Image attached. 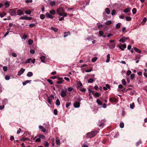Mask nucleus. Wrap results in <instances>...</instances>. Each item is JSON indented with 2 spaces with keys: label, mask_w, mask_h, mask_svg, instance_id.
I'll use <instances>...</instances> for the list:
<instances>
[{
  "label": "nucleus",
  "mask_w": 147,
  "mask_h": 147,
  "mask_svg": "<svg viewBox=\"0 0 147 147\" xmlns=\"http://www.w3.org/2000/svg\"><path fill=\"white\" fill-rule=\"evenodd\" d=\"M60 140L57 138L56 139L55 141L56 142V144L57 145H59V146H60Z\"/></svg>",
  "instance_id": "17"
},
{
  "label": "nucleus",
  "mask_w": 147,
  "mask_h": 147,
  "mask_svg": "<svg viewBox=\"0 0 147 147\" xmlns=\"http://www.w3.org/2000/svg\"><path fill=\"white\" fill-rule=\"evenodd\" d=\"M12 55L13 57H16L17 56V55L16 53H13L12 54Z\"/></svg>",
  "instance_id": "61"
},
{
  "label": "nucleus",
  "mask_w": 147,
  "mask_h": 147,
  "mask_svg": "<svg viewBox=\"0 0 147 147\" xmlns=\"http://www.w3.org/2000/svg\"><path fill=\"white\" fill-rule=\"evenodd\" d=\"M126 47V46L125 44L122 45L121 46H119L118 47L120 48L123 51L124 49Z\"/></svg>",
  "instance_id": "9"
},
{
  "label": "nucleus",
  "mask_w": 147,
  "mask_h": 147,
  "mask_svg": "<svg viewBox=\"0 0 147 147\" xmlns=\"http://www.w3.org/2000/svg\"><path fill=\"white\" fill-rule=\"evenodd\" d=\"M99 35L101 36H102L104 37H105L106 36L105 35H103V32L102 31H99Z\"/></svg>",
  "instance_id": "20"
},
{
  "label": "nucleus",
  "mask_w": 147,
  "mask_h": 147,
  "mask_svg": "<svg viewBox=\"0 0 147 147\" xmlns=\"http://www.w3.org/2000/svg\"><path fill=\"white\" fill-rule=\"evenodd\" d=\"M40 17L41 19H44L45 18V16L44 14H41Z\"/></svg>",
  "instance_id": "55"
},
{
  "label": "nucleus",
  "mask_w": 147,
  "mask_h": 147,
  "mask_svg": "<svg viewBox=\"0 0 147 147\" xmlns=\"http://www.w3.org/2000/svg\"><path fill=\"white\" fill-rule=\"evenodd\" d=\"M142 142L141 141H139L138 142H137L136 143V146H138L139 145V144H142Z\"/></svg>",
  "instance_id": "63"
},
{
  "label": "nucleus",
  "mask_w": 147,
  "mask_h": 147,
  "mask_svg": "<svg viewBox=\"0 0 147 147\" xmlns=\"http://www.w3.org/2000/svg\"><path fill=\"white\" fill-rule=\"evenodd\" d=\"M56 105H58V106H59L60 105V101L58 99H57L56 101Z\"/></svg>",
  "instance_id": "40"
},
{
  "label": "nucleus",
  "mask_w": 147,
  "mask_h": 147,
  "mask_svg": "<svg viewBox=\"0 0 147 147\" xmlns=\"http://www.w3.org/2000/svg\"><path fill=\"white\" fill-rule=\"evenodd\" d=\"M52 100L51 99L49 98V97H48L47 102L51 105H52L51 100Z\"/></svg>",
  "instance_id": "32"
},
{
  "label": "nucleus",
  "mask_w": 147,
  "mask_h": 147,
  "mask_svg": "<svg viewBox=\"0 0 147 147\" xmlns=\"http://www.w3.org/2000/svg\"><path fill=\"white\" fill-rule=\"evenodd\" d=\"M104 125V123H101L100 124L98 125L99 127L102 128L103 127Z\"/></svg>",
  "instance_id": "60"
},
{
  "label": "nucleus",
  "mask_w": 147,
  "mask_h": 147,
  "mask_svg": "<svg viewBox=\"0 0 147 147\" xmlns=\"http://www.w3.org/2000/svg\"><path fill=\"white\" fill-rule=\"evenodd\" d=\"M30 52L31 54H34V53L35 51L33 49H31L30 50Z\"/></svg>",
  "instance_id": "59"
},
{
  "label": "nucleus",
  "mask_w": 147,
  "mask_h": 147,
  "mask_svg": "<svg viewBox=\"0 0 147 147\" xmlns=\"http://www.w3.org/2000/svg\"><path fill=\"white\" fill-rule=\"evenodd\" d=\"M131 73V71L129 70H128L127 72V76H129Z\"/></svg>",
  "instance_id": "57"
},
{
  "label": "nucleus",
  "mask_w": 147,
  "mask_h": 147,
  "mask_svg": "<svg viewBox=\"0 0 147 147\" xmlns=\"http://www.w3.org/2000/svg\"><path fill=\"white\" fill-rule=\"evenodd\" d=\"M94 81L92 79L90 78L89 79L88 81V83H92Z\"/></svg>",
  "instance_id": "52"
},
{
  "label": "nucleus",
  "mask_w": 147,
  "mask_h": 147,
  "mask_svg": "<svg viewBox=\"0 0 147 147\" xmlns=\"http://www.w3.org/2000/svg\"><path fill=\"white\" fill-rule=\"evenodd\" d=\"M105 12L108 14H109L110 13V11L109 8H107L105 9Z\"/></svg>",
  "instance_id": "18"
},
{
  "label": "nucleus",
  "mask_w": 147,
  "mask_h": 147,
  "mask_svg": "<svg viewBox=\"0 0 147 147\" xmlns=\"http://www.w3.org/2000/svg\"><path fill=\"white\" fill-rule=\"evenodd\" d=\"M38 137H39L40 139H43L45 138V136L44 135H42L41 134H39L38 135Z\"/></svg>",
  "instance_id": "31"
},
{
  "label": "nucleus",
  "mask_w": 147,
  "mask_h": 147,
  "mask_svg": "<svg viewBox=\"0 0 147 147\" xmlns=\"http://www.w3.org/2000/svg\"><path fill=\"white\" fill-rule=\"evenodd\" d=\"M33 73L31 72H29L27 74V76L28 77H31L33 76Z\"/></svg>",
  "instance_id": "19"
},
{
  "label": "nucleus",
  "mask_w": 147,
  "mask_h": 147,
  "mask_svg": "<svg viewBox=\"0 0 147 147\" xmlns=\"http://www.w3.org/2000/svg\"><path fill=\"white\" fill-rule=\"evenodd\" d=\"M111 23H112L111 21V20H109V21H107V22H106L105 23V24L106 25H110L111 24Z\"/></svg>",
  "instance_id": "29"
},
{
  "label": "nucleus",
  "mask_w": 147,
  "mask_h": 147,
  "mask_svg": "<svg viewBox=\"0 0 147 147\" xmlns=\"http://www.w3.org/2000/svg\"><path fill=\"white\" fill-rule=\"evenodd\" d=\"M80 90L82 92H85L86 90L85 88H82L80 89Z\"/></svg>",
  "instance_id": "64"
},
{
  "label": "nucleus",
  "mask_w": 147,
  "mask_h": 147,
  "mask_svg": "<svg viewBox=\"0 0 147 147\" xmlns=\"http://www.w3.org/2000/svg\"><path fill=\"white\" fill-rule=\"evenodd\" d=\"M5 79L6 80H9L10 79V77L6 75L5 76Z\"/></svg>",
  "instance_id": "58"
},
{
  "label": "nucleus",
  "mask_w": 147,
  "mask_h": 147,
  "mask_svg": "<svg viewBox=\"0 0 147 147\" xmlns=\"http://www.w3.org/2000/svg\"><path fill=\"white\" fill-rule=\"evenodd\" d=\"M134 50L137 52L139 53H141V51L139 50V49L136 48H134Z\"/></svg>",
  "instance_id": "38"
},
{
  "label": "nucleus",
  "mask_w": 147,
  "mask_h": 147,
  "mask_svg": "<svg viewBox=\"0 0 147 147\" xmlns=\"http://www.w3.org/2000/svg\"><path fill=\"white\" fill-rule=\"evenodd\" d=\"M125 41L124 38H121L119 40V41L120 42H122V43H124L125 42Z\"/></svg>",
  "instance_id": "49"
},
{
  "label": "nucleus",
  "mask_w": 147,
  "mask_h": 147,
  "mask_svg": "<svg viewBox=\"0 0 147 147\" xmlns=\"http://www.w3.org/2000/svg\"><path fill=\"white\" fill-rule=\"evenodd\" d=\"M4 5L5 6V8H7L10 6V4L9 3L8 1H6L4 4Z\"/></svg>",
  "instance_id": "14"
},
{
  "label": "nucleus",
  "mask_w": 147,
  "mask_h": 147,
  "mask_svg": "<svg viewBox=\"0 0 147 147\" xmlns=\"http://www.w3.org/2000/svg\"><path fill=\"white\" fill-rule=\"evenodd\" d=\"M28 140H29V139L27 138H26L24 137H22L20 139V140L23 141H25Z\"/></svg>",
  "instance_id": "36"
},
{
  "label": "nucleus",
  "mask_w": 147,
  "mask_h": 147,
  "mask_svg": "<svg viewBox=\"0 0 147 147\" xmlns=\"http://www.w3.org/2000/svg\"><path fill=\"white\" fill-rule=\"evenodd\" d=\"M80 103L78 102H76L74 103V106L75 108H78L80 107Z\"/></svg>",
  "instance_id": "8"
},
{
  "label": "nucleus",
  "mask_w": 147,
  "mask_h": 147,
  "mask_svg": "<svg viewBox=\"0 0 147 147\" xmlns=\"http://www.w3.org/2000/svg\"><path fill=\"white\" fill-rule=\"evenodd\" d=\"M41 61L44 62L45 61V57L44 56H42L40 58Z\"/></svg>",
  "instance_id": "34"
},
{
  "label": "nucleus",
  "mask_w": 147,
  "mask_h": 147,
  "mask_svg": "<svg viewBox=\"0 0 147 147\" xmlns=\"http://www.w3.org/2000/svg\"><path fill=\"white\" fill-rule=\"evenodd\" d=\"M16 9H10L9 10V12L10 13L11 16H16Z\"/></svg>",
  "instance_id": "3"
},
{
  "label": "nucleus",
  "mask_w": 147,
  "mask_h": 147,
  "mask_svg": "<svg viewBox=\"0 0 147 147\" xmlns=\"http://www.w3.org/2000/svg\"><path fill=\"white\" fill-rule=\"evenodd\" d=\"M33 42V40L31 39H29L28 40V43L29 45H31Z\"/></svg>",
  "instance_id": "43"
},
{
  "label": "nucleus",
  "mask_w": 147,
  "mask_h": 147,
  "mask_svg": "<svg viewBox=\"0 0 147 147\" xmlns=\"http://www.w3.org/2000/svg\"><path fill=\"white\" fill-rule=\"evenodd\" d=\"M116 13V11L115 10L113 9L112 10V11H111V15H114Z\"/></svg>",
  "instance_id": "53"
},
{
  "label": "nucleus",
  "mask_w": 147,
  "mask_h": 147,
  "mask_svg": "<svg viewBox=\"0 0 147 147\" xmlns=\"http://www.w3.org/2000/svg\"><path fill=\"white\" fill-rule=\"evenodd\" d=\"M17 14L19 16H21L24 14L23 12L20 9H18L17 11Z\"/></svg>",
  "instance_id": "11"
},
{
  "label": "nucleus",
  "mask_w": 147,
  "mask_h": 147,
  "mask_svg": "<svg viewBox=\"0 0 147 147\" xmlns=\"http://www.w3.org/2000/svg\"><path fill=\"white\" fill-rule=\"evenodd\" d=\"M88 93L89 94H90L91 93H92V95L94 94V91L91 90L89 89L88 90Z\"/></svg>",
  "instance_id": "45"
},
{
  "label": "nucleus",
  "mask_w": 147,
  "mask_h": 147,
  "mask_svg": "<svg viewBox=\"0 0 147 147\" xmlns=\"http://www.w3.org/2000/svg\"><path fill=\"white\" fill-rule=\"evenodd\" d=\"M46 17L48 18L52 19L53 18V16H52L51 15L50 13H46Z\"/></svg>",
  "instance_id": "12"
},
{
  "label": "nucleus",
  "mask_w": 147,
  "mask_h": 147,
  "mask_svg": "<svg viewBox=\"0 0 147 147\" xmlns=\"http://www.w3.org/2000/svg\"><path fill=\"white\" fill-rule=\"evenodd\" d=\"M57 12L60 16L65 17L67 16V13H65L64 11L62 8H59L57 10Z\"/></svg>",
  "instance_id": "1"
},
{
  "label": "nucleus",
  "mask_w": 147,
  "mask_h": 147,
  "mask_svg": "<svg viewBox=\"0 0 147 147\" xmlns=\"http://www.w3.org/2000/svg\"><path fill=\"white\" fill-rule=\"evenodd\" d=\"M120 127L121 128H123L124 126V124L123 123H121L119 125Z\"/></svg>",
  "instance_id": "46"
},
{
  "label": "nucleus",
  "mask_w": 147,
  "mask_h": 147,
  "mask_svg": "<svg viewBox=\"0 0 147 147\" xmlns=\"http://www.w3.org/2000/svg\"><path fill=\"white\" fill-rule=\"evenodd\" d=\"M35 59H34L33 60H32L31 58H30L27 59V61L25 63H29L30 62H31L32 63L34 64L35 63Z\"/></svg>",
  "instance_id": "4"
},
{
  "label": "nucleus",
  "mask_w": 147,
  "mask_h": 147,
  "mask_svg": "<svg viewBox=\"0 0 147 147\" xmlns=\"http://www.w3.org/2000/svg\"><path fill=\"white\" fill-rule=\"evenodd\" d=\"M25 71V69L22 68H21L20 70L18 71V76H20Z\"/></svg>",
  "instance_id": "6"
},
{
  "label": "nucleus",
  "mask_w": 147,
  "mask_h": 147,
  "mask_svg": "<svg viewBox=\"0 0 147 147\" xmlns=\"http://www.w3.org/2000/svg\"><path fill=\"white\" fill-rule=\"evenodd\" d=\"M134 106V103H132V104L130 105V107L131 109H133Z\"/></svg>",
  "instance_id": "50"
},
{
  "label": "nucleus",
  "mask_w": 147,
  "mask_h": 147,
  "mask_svg": "<svg viewBox=\"0 0 147 147\" xmlns=\"http://www.w3.org/2000/svg\"><path fill=\"white\" fill-rule=\"evenodd\" d=\"M107 59L106 60V62L107 63L109 62V61H110V55L109 54H108L107 55Z\"/></svg>",
  "instance_id": "22"
},
{
  "label": "nucleus",
  "mask_w": 147,
  "mask_h": 147,
  "mask_svg": "<svg viewBox=\"0 0 147 147\" xmlns=\"http://www.w3.org/2000/svg\"><path fill=\"white\" fill-rule=\"evenodd\" d=\"M93 95L95 96V97H99L100 95V94H99L98 92H96Z\"/></svg>",
  "instance_id": "28"
},
{
  "label": "nucleus",
  "mask_w": 147,
  "mask_h": 147,
  "mask_svg": "<svg viewBox=\"0 0 147 147\" xmlns=\"http://www.w3.org/2000/svg\"><path fill=\"white\" fill-rule=\"evenodd\" d=\"M131 8H128L126 9H124V12L125 13H126L129 12V11L131 10Z\"/></svg>",
  "instance_id": "25"
},
{
  "label": "nucleus",
  "mask_w": 147,
  "mask_h": 147,
  "mask_svg": "<svg viewBox=\"0 0 147 147\" xmlns=\"http://www.w3.org/2000/svg\"><path fill=\"white\" fill-rule=\"evenodd\" d=\"M3 69L4 71H6L7 70V67L5 66H3Z\"/></svg>",
  "instance_id": "54"
},
{
  "label": "nucleus",
  "mask_w": 147,
  "mask_h": 147,
  "mask_svg": "<svg viewBox=\"0 0 147 147\" xmlns=\"http://www.w3.org/2000/svg\"><path fill=\"white\" fill-rule=\"evenodd\" d=\"M39 128L40 129H41L42 131L45 132L46 131V129L41 125L39 126Z\"/></svg>",
  "instance_id": "13"
},
{
  "label": "nucleus",
  "mask_w": 147,
  "mask_h": 147,
  "mask_svg": "<svg viewBox=\"0 0 147 147\" xmlns=\"http://www.w3.org/2000/svg\"><path fill=\"white\" fill-rule=\"evenodd\" d=\"M126 20L127 21H130L131 20V18L130 17L127 16L125 17Z\"/></svg>",
  "instance_id": "42"
},
{
  "label": "nucleus",
  "mask_w": 147,
  "mask_h": 147,
  "mask_svg": "<svg viewBox=\"0 0 147 147\" xmlns=\"http://www.w3.org/2000/svg\"><path fill=\"white\" fill-rule=\"evenodd\" d=\"M47 81L51 84H53L52 81L51 80L48 79Z\"/></svg>",
  "instance_id": "56"
},
{
  "label": "nucleus",
  "mask_w": 147,
  "mask_h": 147,
  "mask_svg": "<svg viewBox=\"0 0 147 147\" xmlns=\"http://www.w3.org/2000/svg\"><path fill=\"white\" fill-rule=\"evenodd\" d=\"M96 102L98 105H101L102 104V102L98 99H97Z\"/></svg>",
  "instance_id": "30"
},
{
  "label": "nucleus",
  "mask_w": 147,
  "mask_h": 147,
  "mask_svg": "<svg viewBox=\"0 0 147 147\" xmlns=\"http://www.w3.org/2000/svg\"><path fill=\"white\" fill-rule=\"evenodd\" d=\"M66 91L62 90L61 93V95L62 97H64L66 96Z\"/></svg>",
  "instance_id": "7"
},
{
  "label": "nucleus",
  "mask_w": 147,
  "mask_h": 147,
  "mask_svg": "<svg viewBox=\"0 0 147 147\" xmlns=\"http://www.w3.org/2000/svg\"><path fill=\"white\" fill-rule=\"evenodd\" d=\"M51 29L54 31L55 32H57L58 31V29L55 28L53 27H51Z\"/></svg>",
  "instance_id": "26"
},
{
  "label": "nucleus",
  "mask_w": 147,
  "mask_h": 147,
  "mask_svg": "<svg viewBox=\"0 0 147 147\" xmlns=\"http://www.w3.org/2000/svg\"><path fill=\"white\" fill-rule=\"evenodd\" d=\"M77 84L78 85V86H77V88H80V87L83 86L82 84L80 81L78 82Z\"/></svg>",
  "instance_id": "16"
},
{
  "label": "nucleus",
  "mask_w": 147,
  "mask_h": 147,
  "mask_svg": "<svg viewBox=\"0 0 147 147\" xmlns=\"http://www.w3.org/2000/svg\"><path fill=\"white\" fill-rule=\"evenodd\" d=\"M137 10L136 8H134L132 10V13L133 14H135Z\"/></svg>",
  "instance_id": "39"
},
{
  "label": "nucleus",
  "mask_w": 147,
  "mask_h": 147,
  "mask_svg": "<svg viewBox=\"0 0 147 147\" xmlns=\"http://www.w3.org/2000/svg\"><path fill=\"white\" fill-rule=\"evenodd\" d=\"M49 13L52 15H54L55 13V10H52L50 11Z\"/></svg>",
  "instance_id": "37"
},
{
  "label": "nucleus",
  "mask_w": 147,
  "mask_h": 147,
  "mask_svg": "<svg viewBox=\"0 0 147 147\" xmlns=\"http://www.w3.org/2000/svg\"><path fill=\"white\" fill-rule=\"evenodd\" d=\"M31 12V11L30 10H27L25 11V13L27 14H30Z\"/></svg>",
  "instance_id": "35"
},
{
  "label": "nucleus",
  "mask_w": 147,
  "mask_h": 147,
  "mask_svg": "<svg viewBox=\"0 0 147 147\" xmlns=\"http://www.w3.org/2000/svg\"><path fill=\"white\" fill-rule=\"evenodd\" d=\"M58 81L56 83L57 84H61L64 81L63 78H57Z\"/></svg>",
  "instance_id": "5"
},
{
  "label": "nucleus",
  "mask_w": 147,
  "mask_h": 147,
  "mask_svg": "<svg viewBox=\"0 0 147 147\" xmlns=\"http://www.w3.org/2000/svg\"><path fill=\"white\" fill-rule=\"evenodd\" d=\"M64 37H66L68 35H70V32L69 31H68L67 32H64Z\"/></svg>",
  "instance_id": "15"
},
{
  "label": "nucleus",
  "mask_w": 147,
  "mask_h": 147,
  "mask_svg": "<svg viewBox=\"0 0 147 147\" xmlns=\"http://www.w3.org/2000/svg\"><path fill=\"white\" fill-rule=\"evenodd\" d=\"M97 133V131H92L88 133L87 134V138H91L94 137Z\"/></svg>",
  "instance_id": "2"
},
{
  "label": "nucleus",
  "mask_w": 147,
  "mask_h": 147,
  "mask_svg": "<svg viewBox=\"0 0 147 147\" xmlns=\"http://www.w3.org/2000/svg\"><path fill=\"white\" fill-rule=\"evenodd\" d=\"M121 24L120 23H117L116 25V28L117 29L119 28L121 26Z\"/></svg>",
  "instance_id": "27"
},
{
  "label": "nucleus",
  "mask_w": 147,
  "mask_h": 147,
  "mask_svg": "<svg viewBox=\"0 0 147 147\" xmlns=\"http://www.w3.org/2000/svg\"><path fill=\"white\" fill-rule=\"evenodd\" d=\"M49 144L47 141H45L44 143V145L45 147H48Z\"/></svg>",
  "instance_id": "23"
},
{
  "label": "nucleus",
  "mask_w": 147,
  "mask_h": 147,
  "mask_svg": "<svg viewBox=\"0 0 147 147\" xmlns=\"http://www.w3.org/2000/svg\"><path fill=\"white\" fill-rule=\"evenodd\" d=\"M71 103L70 102H68L67 103L66 105V107L67 108H68L70 105Z\"/></svg>",
  "instance_id": "62"
},
{
  "label": "nucleus",
  "mask_w": 147,
  "mask_h": 147,
  "mask_svg": "<svg viewBox=\"0 0 147 147\" xmlns=\"http://www.w3.org/2000/svg\"><path fill=\"white\" fill-rule=\"evenodd\" d=\"M97 59V57H95L93 58L92 59V61L93 62H95Z\"/></svg>",
  "instance_id": "47"
},
{
  "label": "nucleus",
  "mask_w": 147,
  "mask_h": 147,
  "mask_svg": "<svg viewBox=\"0 0 147 147\" xmlns=\"http://www.w3.org/2000/svg\"><path fill=\"white\" fill-rule=\"evenodd\" d=\"M135 74H132L130 75V78L131 80H133L134 78Z\"/></svg>",
  "instance_id": "51"
},
{
  "label": "nucleus",
  "mask_w": 147,
  "mask_h": 147,
  "mask_svg": "<svg viewBox=\"0 0 147 147\" xmlns=\"http://www.w3.org/2000/svg\"><path fill=\"white\" fill-rule=\"evenodd\" d=\"M36 138L35 140V141L36 142H38L40 140V139L39 137H38V136H35V137L33 138V140H34L35 138Z\"/></svg>",
  "instance_id": "10"
},
{
  "label": "nucleus",
  "mask_w": 147,
  "mask_h": 147,
  "mask_svg": "<svg viewBox=\"0 0 147 147\" xmlns=\"http://www.w3.org/2000/svg\"><path fill=\"white\" fill-rule=\"evenodd\" d=\"M31 81V80H27L23 82V85L24 86L26 85L27 84L29 83Z\"/></svg>",
  "instance_id": "21"
},
{
  "label": "nucleus",
  "mask_w": 147,
  "mask_h": 147,
  "mask_svg": "<svg viewBox=\"0 0 147 147\" xmlns=\"http://www.w3.org/2000/svg\"><path fill=\"white\" fill-rule=\"evenodd\" d=\"M115 46V44H113L111 45V47H109L110 49H113L114 48Z\"/></svg>",
  "instance_id": "44"
},
{
  "label": "nucleus",
  "mask_w": 147,
  "mask_h": 147,
  "mask_svg": "<svg viewBox=\"0 0 147 147\" xmlns=\"http://www.w3.org/2000/svg\"><path fill=\"white\" fill-rule=\"evenodd\" d=\"M6 15V13L5 12H4L1 13H0V17L1 18L3 17L4 16Z\"/></svg>",
  "instance_id": "24"
},
{
  "label": "nucleus",
  "mask_w": 147,
  "mask_h": 147,
  "mask_svg": "<svg viewBox=\"0 0 147 147\" xmlns=\"http://www.w3.org/2000/svg\"><path fill=\"white\" fill-rule=\"evenodd\" d=\"M35 24L32 23V24H30L29 25V26L31 28H32L33 27H34V26H35Z\"/></svg>",
  "instance_id": "48"
},
{
  "label": "nucleus",
  "mask_w": 147,
  "mask_h": 147,
  "mask_svg": "<svg viewBox=\"0 0 147 147\" xmlns=\"http://www.w3.org/2000/svg\"><path fill=\"white\" fill-rule=\"evenodd\" d=\"M122 83L123 85L125 86L126 85V82L124 79H123L122 80Z\"/></svg>",
  "instance_id": "33"
},
{
  "label": "nucleus",
  "mask_w": 147,
  "mask_h": 147,
  "mask_svg": "<svg viewBox=\"0 0 147 147\" xmlns=\"http://www.w3.org/2000/svg\"><path fill=\"white\" fill-rule=\"evenodd\" d=\"M50 4L51 6H53L55 5V1H53L50 2Z\"/></svg>",
  "instance_id": "41"
}]
</instances>
